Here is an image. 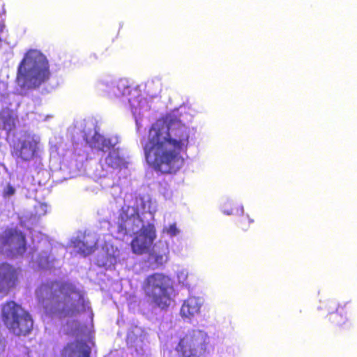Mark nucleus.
<instances>
[{
  "label": "nucleus",
  "instance_id": "obj_1",
  "mask_svg": "<svg viewBox=\"0 0 357 357\" xmlns=\"http://www.w3.org/2000/svg\"><path fill=\"white\" fill-rule=\"evenodd\" d=\"M189 139V130L181 120L158 119L150 127L143 144L147 163L156 172L176 173L184 164L181 153L187 151Z\"/></svg>",
  "mask_w": 357,
  "mask_h": 357
},
{
  "label": "nucleus",
  "instance_id": "obj_2",
  "mask_svg": "<svg viewBox=\"0 0 357 357\" xmlns=\"http://www.w3.org/2000/svg\"><path fill=\"white\" fill-rule=\"evenodd\" d=\"M75 287L68 282L57 280L41 284L36 290L40 303L48 314H56L61 317L76 316L78 305L68 306L70 296L77 294Z\"/></svg>",
  "mask_w": 357,
  "mask_h": 357
},
{
  "label": "nucleus",
  "instance_id": "obj_3",
  "mask_svg": "<svg viewBox=\"0 0 357 357\" xmlns=\"http://www.w3.org/2000/svg\"><path fill=\"white\" fill-rule=\"evenodd\" d=\"M48 60L40 51L30 50L20 61L17 80L28 89H36L50 78Z\"/></svg>",
  "mask_w": 357,
  "mask_h": 357
},
{
  "label": "nucleus",
  "instance_id": "obj_4",
  "mask_svg": "<svg viewBox=\"0 0 357 357\" xmlns=\"http://www.w3.org/2000/svg\"><path fill=\"white\" fill-rule=\"evenodd\" d=\"M1 318L6 328L17 336H25L33 329V321L30 314L13 301L2 305Z\"/></svg>",
  "mask_w": 357,
  "mask_h": 357
},
{
  "label": "nucleus",
  "instance_id": "obj_5",
  "mask_svg": "<svg viewBox=\"0 0 357 357\" xmlns=\"http://www.w3.org/2000/svg\"><path fill=\"white\" fill-rule=\"evenodd\" d=\"M174 350L177 357H207L213 347L207 333L191 329L179 339Z\"/></svg>",
  "mask_w": 357,
  "mask_h": 357
},
{
  "label": "nucleus",
  "instance_id": "obj_6",
  "mask_svg": "<svg viewBox=\"0 0 357 357\" xmlns=\"http://www.w3.org/2000/svg\"><path fill=\"white\" fill-rule=\"evenodd\" d=\"M142 289L146 296L161 310L170 305L174 287L169 277L158 273L150 275L144 280Z\"/></svg>",
  "mask_w": 357,
  "mask_h": 357
},
{
  "label": "nucleus",
  "instance_id": "obj_7",
  "mask_svg": "<svg viewBox=\"0 0 357 357\" xmlns=\"http://www.w3.org/2000/svg\"><path fill=\"white\" fill-rule=\"evenodd\" d=\"M25 234L17 228H7L0 234V253L22 256L26 251Z\"/></svg>",
  "mask_w": 357,
  "mask_h": 357
},
{
  "label": "nucleus",
  "instance_id": "obj_8",
  "mask_svg": "<svg viewBox=\"0 0 357 357\" xmlns=\"http://www.w3.org/2000/svg\"><path fill=\"white\" fill-rule=\"evenodd\" d=\"M156 238V230L153 224L143 226L136 234L131 241L132 252L137 255H142L147 252L158 254L160 251L155 249L153 242Z\"/></svg>",
  "mask_w": 357,
  "mask_h": 357
},
{
  "label": "nucleus",
  "instance_id": "obj_9",
  "mask_svg": "<svg viewBox=\"0 0 357 357\" xmlns=\"http://www.w3.org/2000/svg\"><path fill=\"white\" fill-rule=\"evenodd\" d=\"M330 314V321L337 328L339 333L349 330L350 325L347 323V314L351 310V305L349 302L337 303L335 301H328L325 305Z\"/></svg>",
  "mask_w": 357,
  "mask_h": 357
},
{
  "label": "nucleus",
  "instance_id": "obj_10",
  "mask_svg": "<svg viewBox=\"0 0 357 357\" xmlns=\"http://www.w3.org/2000/svg\"><path fill=\"white\" fill-rule=\"evenodd\" d=\"M22 268L6 261H0V294L7 296L16 288L22 276Z\"/></svg>",
  "mask_w": 357,
  "mask_h": 357
},
{
  "label": "nucleus",
  "instance_id": "obj_11",
  "mask_svg": "<svg viewBox=\"0 0 357 357\" xmlns=\"http://www.w3.org/2000/svg\"><path fill=\"white\" fill-rule=\"evenodd\" d=\"M39 142L33 137H28L20 142V147L15 148L13 154L23 161L33 159L38 150Z\"/></svg>",
  "mask_w": 357,
  "mask_h": 357
},
{
  "label": "nucleus",
  "instance_id": "obj_12",
  "mask_svg": "<svg viewBox=\"0 0 357 357\" xmlns=\"http://www.w3.org/2000/svg\"><path fill=\"white\" fill-rule=\"evenodd\" d=\"M91 347L83 341L68 343L62 351L63 357H90Z\"/></svg>",
  "mask_w": 357,
  "mask_h": 357
},
{
  "label": "nucleus",
  "instance_id": "obj_13",
  "mask_svg": "<svg viewBox=\"0 0 357 357\" xmlns=\"http://www.w3.org/2000/svg\"><path fill=\"white\" fill-rule=\"evenodd\" d=\"M202 305L199 298L194 296L188 298L181 307V317L191 319L199 314Z\"/></svg>",
  "mask_w": 357,
  "mask_h": 357
},
{
  "label": "nucleus",
  "instance_id": "obj_14",
  "mask_svg": "<svg viewBox=\"0 0 357 357\" xmlns=\"http://www.w3.org/2000/svg\"><path fill=\"white\" fill-rule=\"evenodd\" d=\"M88 143L90 147L102 152L109 151L116 145V143L112 142L111 139L107 138L97 132L94 133Z\"/></svg>",
  "mask_w": 357,
  "mask_h": 357
},
{
  "label": "nucleus",
  "instance_id": "obj_15",
  "mask_svg": "<svg viewBox=\"0 0 357 357\" xmlns=\"http://www.w3.org/2000/svg\"><path fill=\"white\" fill-rule=\"evenodd\" d=\"M104 161L105 165L112 169L121 168L126 166L125 160L121 156L119 149L115 146L108 151Z\"/></svg>",
  "mask_w": 357,
  "mask_h": 357
},
{
  "label": "nucleus",
  "instance_id": "obj_16",
  "mask_svg": "<svg viewBox=\"0 0 357 357\" xmlns=\"http://www.w3.org/2000/svg\"><path fill=\"white\" fill-rule=\"evenodd\" d=\"M55 259L50 257V255L41 254L38 256L37 261L38 266L42 269H50L54 266Z\"/></svg>",
  "mask_w": 357,
  "mask_h": 357
},
{
  "label": "nucleus",
  "instance_id": "obj_17",
  "mask_svg": "<svg viewBox=\"0 0 357 357\" xmlns=\"http://www.w3.org/2000/svg\"><path fill=\"white\" fill-rule=\"evenodd\" d=\"M234 210L236 211V213L238 212V211L241 213H243V208L238 207L237 205L234 204V203L227 202L225 203L224 205V209L223 213L227 215H231L234 213Z\"/></svg>",
  "mask_w": 357,
  "mask_h": 357
},
{
  "label": "nucleus",
  "instance_id": "obj_18",
  "mask_svg": "<svg viewBox=\"0 0 357 357\" xmlns=\"http://www.w3.org/2000/svg\"><path fill=\"white\" fill-rule=\"evenodd\" d=\"M77 246L79 248V252L84 256L89 255L92 254L95 250V248L93 246L86 245L82 241H79L77 244Z\"/></svg>",
  "mask_w": 357,
  "mask_h": 357
},
{
  "label": "nucleus",
  "instance_id": "obj_19",
  "mask_svg": "<svg viewBox=\"0 0 357 357\" xmlns=\"http://www.w3.org/2000/svg\"><path fill=\"white\" fill-rule=\"evenodd\" d=\"M254 220L250 219L248 215H242L238 220V227L243 231H247L250 223Z\"/></svg>",
  "mask_w": 357,
  "mask_h": 357
},
{
  "label": "nucleus",
  "instance_id": "obj_20",
  "mask_svg": "<svg viewBox=\"0 0 357 357\" xmlns=\"http://www.w3.org/2000/svg\"><path fill=\"white\" fill-rule=\"evenodd\" d=\"M5 13V10L3 4L0 6V33L3 31L5 28L4 21L2 18V15Z\"/></svg>",
  "mask_w": 357,
  "mask_h": 357
},
{
  "label": "nucleus",
  "instance_id": "obj_21",
  "mask_svg": "<svg viewBox=\"0 0 357 357\" xmlns=\"http://www.w3.org/2000/svg\"><path fill=\"white\" fill-rule=\"evenodd\" d=\"M167 232L171 236H175L178 234V229L175 224L169 225L167 229Z\"/></svg>",
  "mask_w": 357,
  "mask_h": 357
},
{
  "label": "nucleus",
  "instance_id": "obj_22",
  "mask_svg": "<svg viewBox=\"0 0 357 357\" xmlns=\"http://www.w3.org/2000/svg\"><path fill=\"white\" fill-rule=\"evenodd\" d=\"M167 252H168V245H167V243L165 242V243H164V244H163V250L162 251V254H163V255H166Z\"/></svg>",
  "mask_w": 357,
  "mask_h": 357
},
{
  "label": "nucleus",
  "instance_id": "obj_23",
  "mask_svg": "<svg viewBox=\"0 0 357 357\" xmlns=\"http://www.w3.org/2000/svg\"><path fill=\"white\" fill-rule=\"evenodd\" d=\"M79 301H81V298H79ZM71 303H74L73 302H71V297L70 298V301L68 303V306L70 305ZM76 304L78 305V307H79V304H82L80 301H77V303H75ZM78 310H79V309L78 308ZM79 313V312L77 314H78Z\"/></svg>",
  "mask_w": 357,
  "mask_h": 357
}]
</instances>
